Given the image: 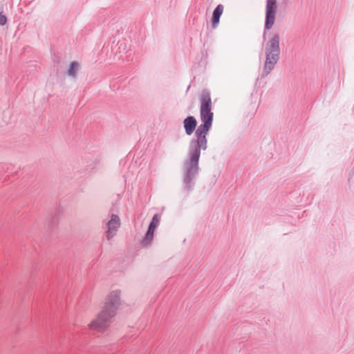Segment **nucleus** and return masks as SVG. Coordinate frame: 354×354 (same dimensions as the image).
<instances>
[{"instance_id":"1","label":"nucleus","mask_w":354,"mask_h":354,"mask_svg":"<svg viewBox=\"0 0 354 354\" xmlns=\"http://www.w3.org/2000/svg\"><path fill=\"white\" fill-rule=\"evenodd\" d=\"M199 100L201 124L198 126L194 136L199 143L201 149L205 151L207 149V136L212 129L214 120V113L212 111V103L209 91L207 88L203 89L199 96Z\"/></svg>"},{"instance_id":"2","label":"nucleus","mask_w":354,"mask_h":354,"mask_svg":"<svg viewBox=\"0 0 354 354\" xmlns=\"http://www.w3.org/2000/svg\"><path fill=\"white\" fill-rule=\"evenodd\" d=\"M201 152L199 143L195 137L189 143L187 158L183 163V187L187 194L190 193L194 188L200 171Z\"/></svg>"},{"instance_id":"3","label":"nucleus","mask_w":354,"mask_h":354,"mask_svg":"<svg viewBox=\"0 0 354 354\" xmlns=\"http://www.w3.org/2000/svg\"><path fill=\"white\" fill-rule=\"evenodd\" d=\"M120 290H115L108 295L104 306L89 326L91 330L96 332H104L110 326L112 319L116 315L120 305Z\"/></svg>"},{"instance_id":"4","label":"nucleus","mask_w":354,"mask_h":354,"mask_svg":"<svg viewBox=\"0 0 354 354\" xmlns=\"http://www.w3.org/2000/svg\"><path fill=\"white\" fill-rule=\"evenodd\" d=\"M280 37L278 32L273 34L266 46V61L261 78L266 77L274 68L280 58Z\"/></svg>"},{"instance_id":"5","label":"nucleus","mask_w":354,"mask_h":354,"mask_svg":"<svg viewBox=\"0 0 354 354\" xmlns=\"http://www.w3.org/2000/svg\"><path fill=\"white\" fill-rule=\"evenodd\" d=\"M277 11V0H266L264 30L263 33V41L266 40L267 31L270 30L274 24L276 20Z\"/></svg>"},{"instance_id":"6","label":"nucleus","mask_w":354,"mask_h":354,"mask_svg":"<svg viewBox=\"0 0 354 354\" xmlns=\"http://www.w3.org/2000/svg\"><path fill=\"white\" fill-rule=\"evenodd\" d=\"M183 128L187 136H191L197 129L198 122L196 118L193 115H188L186 117L183 122Z\"/></svg>"},{"instance_id":"7","label":"nucleus","mask_w":354,"mask_h":354,"mask_svg":"<svg viewBox=\"0 0 354 354\" xmlns=\"http://www.w3.org/2000/svg\"><path fill=\"white\" fill-rule=\"evenodd\" d=\"M120 226V219L117 214H112L111 218L107 223V231L106 232V237L109 239L112 235L111 232L112 231H116Z\"/></svg>"},{"instance_id":"8","label":"nucleus","mask_w":354,"mask_h":354,"mask_svg":"<svg viewBox=\"0 0 354 354\" xmlns=\"http://www.w3.org/2000/svg\"><path fill=\"white\" fill-rule=\"evenodd\" d=\"M223 9L224 6L222 4L217 5L214 8L211 19L212 28L213 29L216 28L218 26L220 18L223 12Z\"/></svg>"},{"instance_id":"9","label":"nucleus","mask_w":354,"mask_h":354,"mask_svg":"<svg viewBox=\"0 0 354 354\" xmlns=\"http://www.w3.org/2000/svg\"><path fill=\"white\" fill-rule=\"evenodd\" d=\"M62 212L60 207H56L55 210L50 214V218L48 222V230L53 231L58 225V215Z\"/></svg>"},{"instance_id":"10","label":"nucleus","mask_w":354,"mask_h":354,"mask_svg":"<svg viewBox=\"0 0 354 354\" xmlns=\"http://www.w3.org/2000/svg\"><path fill=\"white\" fill-rule=\"evenodd\" d=\"M80 69V64L77 61H72L68 66L66 71V74L73 78H75L77 76V73Z\"/></svg>"},{"instance_id":"11","label":"nucleus","mask_w":354,"mask_h":354,"mask_svg":"<svg viewBox=\"0 0 354 354\" xmlns=\"http://www.w3.org/2000/svg\"><path fill=\"white\" fill-rule=\"evenodd\" d=\"M154 232L155 231L147 228V230L142 240L141 241V244L142 245V246H148L151 245V243L153 239Z\"/></svg>"},{"instance_id":"12","label":"nucleus","mask_w":354,"mask_h":354,"mask_svg":"<svg viewBox=\"0 0 354 354\" xmlns=\"http://www.w3.org/2000/svg\"><path fill=\"white\" fill-rule=\"evenodd\" d=\"M128 51L127 44L124 39L122 40H118V45L115 48V54L127 53Z\"/></svg>"},{"instance_id":"13","label":"nucleus","mask_w":354,"mask_h":354,"mask_svg":"<svg viewBox=\"0 0 354 354\" xmlns=\"http://www.w3.org/2000/svg\"><path fill=\"white\" fill-rule=\"evenodd\" d=\"M160 215L158 214H155L153 216V217L149 224L148 228L155 231L160 223Z\"/></svg>"},{"instance_id":"14","label":"nucleus","mask_w":354,"mask_h":354,"mask_svg":"<svg viewBox=\"0 0 354 354\" xmlns=\"http://www.w3.org/2000/svg\"><path fill=\"white\" fill-rule=\"evenodd\" d=\"M53 62H54V66L57 67V69H56L57 73H59L58 65L61 64V63L62 62V59L59 55H55L54 57H53Z\"/></svg>"},{"instance_id":"15","label":"nucleus","mask_w":354,"mask_h":354,"mask_svg":"<svg viewBox=\"0 0 354 354\" xmlns=\"http://www.w3.org/2000/svg\"><path fill=\"white\" fill-rule=\"evenodd\" d=\"M109 45L111 46V52L114 53L118 45V40L116 39V37H113V38H111V40L109 44Z\"/></svg>"},{"instance_id":"16","label":"nucleus","mask_w":354,"mask_h":354,"mask_svg":"<svg viewBox=\"0 0 354 354\" xmlns=\"http://www.w3.org/2000/svg\"><path fill=\"white\" fill-rule=\"evenodd\" d=\"M7 21L8 19L6 15L3 13V11H0V26H5Z\"/></svg>"},{"instance_id":"17","label":"nucleus","mask_w":354,"mask_h":354,"mask_svg":"<svg viewBox=\"0 0 354 354\" xmlns=\"http://www.w3.org/2000/svg\"><path fill=\"white\" fill-rule=\"evenodd\" d=\"M104 12H105V10H104L102 12H100V14H99V17H104Z\"/></svg>"},{"instance_id":"18","label":"nucleus","mask_w":354,"mask_h":354,"mask_svg":"<svg viewBox=\"0 0 354 354\" xmlns=\"http://www.w3.org/2000/svg\"><path fill=\"white\" fill-rule=\"evenodd\" d=\"M286 1H287V0H283V2H284V3H286Z\"/></svg>"}]
</instances>
